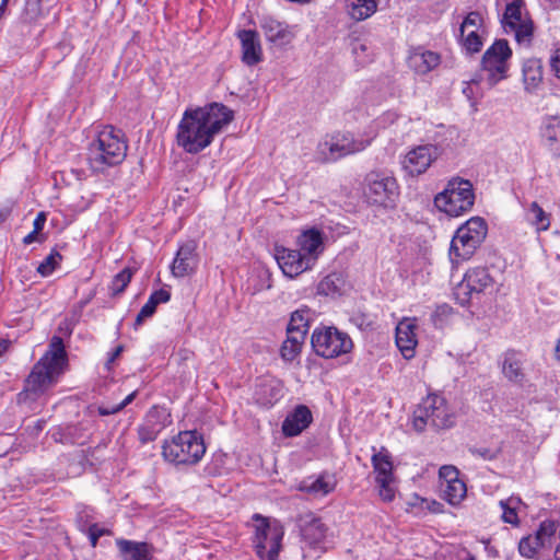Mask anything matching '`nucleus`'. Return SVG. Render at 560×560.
Segmentation results:
<instances>
[{
	"label": "nucleus",
	"instance_id": "1",
	"mask_svg": "<svg viewBox=\"0 0 560 560\" xmlns=\"http://www.w3.org/2000/svg\"><path fill=\"white\" fill-rule=\"evenodd\" d=\"M233 118V110L217 102L203 107L188 108L177 127V144L187 153L197 154L209 147Z\"/></svg>",
	"mask_w": 560,
	"mask_h": 560
},
{
	"label": "nucleus",
	"instance_id": "2",
	"mask_svg": "<svg viewBox=\"0 0 560 560\" xmlns=\"http://www.w3.org/2000/svg\"><path fill=\"white\" fill-rule=\"evenodd\" d=\"M67 352L63 340L59 336L50 339L48 350L33 366L25 380L24 390L33 394L43 393L46 388L56 383L67 365Z\"/></svg>",
	"mask_w": 560,
	"mask_h": 560
},
{
	"label": "nucleus",
	"instance_id": "3",
	"mask_svg": "<svg viewBox=\"0 0 560 560\" xmlns=\"http://www.w3.org/2000/svg\"><path fill=\"white\" fill-rule=\"evenodd\" d=\"M127 141L124 133L113 126L104 127L88 148V163L94 173L120 164L127 155Z\"/></svg>",
	"mask_w": 560,
	"mask_h": 560
},
{
	"label": "nucleus",
	"instance_id": "4",
	"mask_svg": "<svg viewBox=\"0 0 560 560\" xmlns=\"http://www.w3.org/2000/svg\"><path fill=\"white\" fill-rule=\"evenodd\" d=\"M205 453L203 438L196 430L179 432L171 441H165L162 447L165 460L175 465H195Z\"/></svg>",
	"mask_w": 560,
	"mask_h": 560
},
{
	"label": "nucleus",
	"instance_id": "5",
	"mask_svg": "<svg viewBox=\"0 0 560 560\" xmlns=\"http://www.w3.org/2000/svg\"><path fill=\"white\" fill-rule=\"evenodd\" d=\"M475 203L472 184L468 179L453 177L445 189L434 198L435 207L450 217H459L471 210Z\"/></svg>",
	"mask_w": 560,
	"mask_h": 560
},
{
	"label": "nucleus",
	"instance_id": "6",
	"mask_svg": "<svg viewBox=\"0 0 560 560\" xmlns=\"http://www.w3.org/2000/svg\"><path fill=\"white\" fill-rule=\"evenodd\" d=\"M371 144L370 139L355 138L350 132L337 131L326 135L317 144L316 156L325 163L336 162L350 154L363 151Z\"/></svg>",
	"mask_w": 560,
	"mask_h": 560
},
{
	"label": "nucleus",
	"instance_id": "7",
	"mask_svg": "<svg viewBox=\"0 0 560 560\" xmlns=\"http://www.w3.org/2000/svg\"><path fill=\"white\" fill-rule=\"evenodd\" d=\"M488 233V224L481 217H472L463 223L455 232L450 255L457 259H469L482 244Z\"/></svg>",
	"mask_w": 560,
	"mask_h": 560
},
{
	"label": "nucleus",
	"instance_id": "8",
	"mask_svg": "<svg viewBox=\"0 0 560 560\" xmlns=\"http://www.w3.org/2000/svg\"><path fill=\"white\" fill-rule=\"evenodd\" d=\"M362 194L369 205L393 208L399 196V186L394 176L383 172H371L364 177Z\"/></svg>",
	"mask_w": 560,
	"mask_h": 560
},
{
	"label": "nucleus",
	"instance_id": "9",
	"mask_svg": "<svg viewBox=\"0 0 560 560\" xmlns=\"http://www.w3.org/2000/svg\"><path fill=\"white\" fill-rule=\"evenodd\" d=\"M430 424L435 429L453 427L454 417L450 412L444 397L429 395L413 412L412 425L416 431L422 432Z\"/></svg>",
	"mask_w": 560,
	"mask_h": 560
},
{
	"label": "nucleus",
	"instance_id": "10",
	"mask_svg": "<svg viewBox=\"0 0 560 560\" xmlns=\"http://www.w3.org/2000/svg\"><path fill=\"white\" fill-rule=\"evenodd\" d=\"M253 518L256 522L254 547L257 556L260 560H278L284 535L282 525L277 521L269 522L260 514Z\"/></svg>",
	"mask_w": 560,
	"mask_h": 560
},
{
	"label": "nucleus",
	"instance_id": "11",
	"mask_svg": "<svg viewBox=\"0 0 560 560\" xmlns=\"http://www.w3.org/2000/svg\"><path fill=\"white\" fill-rule=\"evenodd\" d=\"M315 353L325 359H332L351 351L353 342L348 334L336 327H317L311 337Z\"/></svg>",
	"mask_w": 560,
	"mask_h": 560
},
{
	"label": "nucleus",
	"instance_id": "12",
	"mask_svg": "<svg viewBox=\"0 0 560 560\" xmlns=\"http://www.w3.org/2000/svg\"><path fill=\"white\" fill-rule=\"evenodd\" d=\"M505 33H513L518 44L529 45L533 39L534 24L528 16L523 0H512L505 7L502 18Z\"/></svg>",
	"mask_w": 560,
	"mask_h": 560
},
{
	"label": "nucleus",
	"instance_id": "13",
	"mask_svg": "<svg viewBox=\"0 0 560 560\" xmlns=\"http://www.w3.org/2000/svg\"><path fill=\"white\" fill-rule=\"evenodd\" d=\"M512 50L505 39H497L483 54L481 65L486 72V84L494 86L505 78L508 71V59Z\"/></svg>",
	"mask_w": 560,
	"mask_h": 560
},
{
	"label": "nucleus",
	"instance_id": "14",
	"mask_svg": "<svg viewBox=\"0 0 560 560\" xmlns=\"http://www.w3.org/2000/svg\"><path fill=\"white\" fill-rule=\"evenodd\" d=\"M493 284V279L488 269L478 267L468 270L463 281L458 284L456 295L462 304L468 303L474 298H478L488 288Z\"/></svg>",
	"mask_w": 560,
	"mask_h": 560
},
{
	"label": "nucleus",
	"instance_id": "15",
	"mask_svg": "<svg viewBox=\"0 0 560 560\" xmlns=\"http://www.w3.org/2000/svg\"><path fill=\"white\" fill-rule=\"evenodd\" d=\"M483 19L478 11L469 12L459 25V44L466 54L472 55L481 50L482 37L479 33Z\"/></svg>",
	"mask_w": 560,
	"mask_h": 560
},
{
	"label": "nucleus",
	"instance_id": "16",
	"mask_svg": "<svg viewBox=\"0 0 560 560\" xmlns=\"http://www.w3.org/2000/svg\"><path fill=\"white\" fill-rule=\"evenodd\" d=\"M438 159V148L432 144L418 145L409 150L401 161L402 170L409 176L424 174Z\"/></svg>",
	"mask_w": 560,
	"mask_h": 560
},
{
	"label": "nucleus",
	"instance_id": "17",
	"mask_svg": "<svg viewBox=\"0 0 560 560\" xmlns=\"http://www.w3.org/2000/svg\"><path fill=\"white\" fill-rule=\"evenodd\" d=\"M273 256L283 275L289 278L298 277L313 268L299 249L276 246Z\"/></svg>",
	"mask_w": 560,
	"mask_h": 560
},
{
	"label": "nucleus",
	"instance_id": "18",
	"mask_svg": "<svg viewBox=\"0 0 560 560\" xmlns=\"http://www.w3.org/2000/svg\"><path fill=\"white\" fill-rule=\"evenodd\" d=\"M199 264L197 244L195 241H187L179 245L171 265L172 275L183 278L192 275Z\"/></svg>",
	"mask_w": 560,
	"mask_h": 560
},
{
	"label": "nucleus",
	"instance_id": "19",
	"mask_svg": "<svg viewBox=\"0 0 560 560\" xmlns=\"http://www.w3.org/2000/svg\"><path fill=\"white\" fill-rule=\"evenodd\" d=\"M527 357L524 352L510 349L502 355V374L510 382L523 385L526 382L525 365Z\"/></svg>",
	"mask_w": 560,
	"mask_h": 560
},
{
	"label": "nucleus",
	"instance_id": "20",
	"mask_svg": "<svg viewBox=\"0 0 560 560\" xmlns=\"http://www.w3.org/2000/svg\"><path fill=\"white\" fill-rule=\"evenodd\" d=\"M296 245L305 259L314 267L324 252L323 233L315 228L305 230L298 236Z\"/></svg>",
	"mask_w": 560,
	"mask_h": 560
},
{
	"label": "nucleus",
	"instance_id": "21",
	"mask_svg": "<svg viewBox=\"0 0 560 560\" xmlns=\"http://www.w3.org/2000/svg\"><path fill=\"white\" fill-rule=\"evenodd\" d=\"M416 328V324L408 318L399 322L396 327V345L407 360L412 359L416 354L418 345Z\"/></svg>",
	"mask_w": 560,
	"mask_h": 560
},
{
	"label": "nucleus",
	"instance_id": "22",
	"mask_svg": "<svg viewBox=\"0 0 560 560\" xmlns=\"http://www.w3.org/2000/svg\"><path fill=\"white\" fill-rule=\"evenodd\" d=\"M237 37L242 44L243 62L247 66L258 63L262 58V49L258 33L253 30H242L238 32Z\"/></svg>",
	"mask_w": 560,
	"mask_h": 560
},
{
	"label": "nucleus",
	"instance_id": "23",
	"mask_svg": "<svg viewBox=\"0 0 560 560\" xmlns=\"http://www.w3.org/2000/svg\"><path fill=\"white\" fill-rule=\"evenodd\" d=\"M259 26L262 30L266 39L279 46L289 44L293 37L288 25L272 16L266 15L260 18Z\"/></svg>",
	"mask_w": 560,
	"mask_h": 560
},
{
	"label": "nucleus",
	"instance_id": "24",
	"mask_svg": "<svg viewBox=\"0 0 560 560\" xmlns=\"http://www.w3.org/2000/svg\"><path fill=\"white\" fill-rule=\"evenodd\" d=\"M312 419L311 410L304 405H299L284 419L282 432L285 436H296L311 424Z\"/></svg>",
	"mask_w": 560,
	"mask_h": 560
},
{
	"label": "nucleus",
	"instance_id": "25",
	"mask_svg": "<svg viewBox=\"0 0 560 560\" xmlns=\"http://www.w3.org/2000/svg\"><path fill=\"white\" fill-rule=\"evenodd\" d=\"M254 397L257 404L270 408L282 397V385L277 380H264L256 385Z\"/></svg>",
	"mask_w": 560,
	"mask_h": 560
},
{
	"label": "nucleus",
	"instance_id": "26",
	"mask_svg": "<svg viewBox=\"0 0 560 560\" xmlns=\"http://www.w3.org/2000/svg\"><path fill=\"white\" fill-rule=\"evenodd\" d=\"M540 133L545 147L555 158H560V117L551 116L546 118Z\"/></svg>",
	"mask_w": 560,
	"mask_h": 560
},
{
	"label": "nucleus",
	"instance_id": "27",
	"mask_svg": "<svg viewBox=\"0 0 560 560\" xmlns=\"http://www.w3.org/2000/svg\"><path fill=\"white\" fill-rule=\"evenodd\" d=\"M116 545L122 560H150L152 557V546L148 542L118 539Z\"/></svg>",
	"mask_w": 560,
	"mask_h": 560
},
{
	"label": "nucleus",
	"instance_id": "28",
	"mask_svg": "<svg viewBox=\"0 0 560 560\" xmlns=\"http://www.w3.org/2000/svg\"><path fill=\"white\" fill-rule=\"evenodd\" d=\"M440 63V55L431 50L417 49L408 58V65L417 73L425 74Z\"/></svg>",
	"mask_w": 560,
	"mask_h": 560
},
{
	"label": "nucleus",
	"instance_id": "29",
	"mask_svg": "<svg viewBox=\"0 0 560 560\" xmlns=\"http://www.w3.org/2000/svg\"><path fill=\"white\" fill-rule=\"evenodd\" d=\"M372 466L376 474V480L394 479L393 475V463L390 455L385 447H382L380 452H375L372 455Z\"/></svg>",
	"mask_w": 560,
	"mask_h": 560
},
{
	"label": "nucleus",
	"instance_id": "30",
	"mask_svg": "<svg viewBox=\"0 0 560 560\" xmlns=\"http://www.w3.org/2000/svg\"><path fill=\"white\" fill-rule=\"evenodd\" d=\"M326 526L324 523L314 516H310V520L304 521L301 527V534L305 541L310 545H317L326 536Z\"/></svg>",
	"mask_w": 560,
	"mask_h": 560
},
{
	"label": "nucleus",
	"instance_id": "31",
	"mask_svg": "<svg viewBox=\"0 0 560 560\" xmlns=\"http://www.w3.org/2000/svg\"><path fill=\"white\" fill-rule=\"evenodd\" d=\"M523 80L526 90L532 92L542 80V63L540 59L530 58L523 63Z\"/></svg>",
	"mask_w": 560,
	"mask_h": 560
},
{
	"label": "nucleus",
	"instance_id": "32",
	"mask_svg": "<svg viewBox=\"0 0 560 560\" xmlns=\"http://www.w3.org/2000/svg\"><path fill=\"white\" fill-rule=\"evenodd\" d=\"M380 0H348L347 9L355 21H363L374 14Z\"/></svg>",
	"mask_w": 560,
	"mask_h": 560
},
{
	"label": "nucleus",
	"instance_id": "33",
	"mask_svg": "<svg viewBox=\"0 0 560 560\" xmlns=\"http://www.w3.org/2000/svg\"><path fill=\"white\" fill-rule=\"evenodd\" d=\"M441 491L444 500L452 505H457L466 497L467 488L463 480L457 479L446 485L441 483Z\"/></svg>",
	"mask_w": 560,
	"mask_h": 560
},
{
	"label": "nucleus",
	"instance_id": "34",
	"mask_svg": "<svg viewBox=\"0 0 560 560\" xmlns=\"http://www.w3.org/2000/svg\"><path fill=\"white\" fill-rule=\"evenodd\" d=\"M526 220L535 226L537 232L546 231L550 226L549 214L536 201L532 202L526 210Z\"/></svg>",
	"mask_w": 560,
	"mask_h": 560
},
{
	"label": "nucleus",
	"instance_id": "35",
	"mask_svg": "<svg viewBox=\"0 0 560 560\" xmlns=\"http://www.w3.org/2000/svg\"><path fill=\"white\" fill-rule=\"evenodd\" d=\"M88 512L89 511L84 509L78 513L77 524L79 530L88 535L91 546L95 548L100 537L104 535H109V530L104 527H100L96 523L91 524L89 525V527H86V522H84L83 524V514L86 513V516H89Z\"/></svg>",
	"mask_w": 560,
	"mask_h": 560
},
{
	"label": "nucleus",
	"instance_id": "36",
	"mask_svg": "<svg viewBox=\"0 0 560 560\" xmlns=\"http://www.w3.org/2000/svg\"><path fill=\"white\" fill-rule=\"evenodd\" d=\"M335 488V481L331 477L322 475L316 479H310L303 482L302 490L308 493L326 495Z\"/></svg>",
	"mask_w": 560,
	"mask_h": 560
},
{
	"label": "nucleus",
	"instance_id": "37",
	"mask_svg": "<svg viewBox=\"0 0 560 560\" xmlns=\"http://www.w3.org/2000/svg\"><path fill=\"white\" fill-rule=\"evenodd\" d=\"M311 311L308 308H299L292 313L288 330L300 331V334L306 335L310 327Z\"/></svg>",
	"mask_w": 560,
	"mask_h": 560
},
{
	"label": "nucleus",
	"instance_id": "38",
	"mask_svg": "<svg viewBox=\"0 0 560 560\" xmlns=\"http://www.w3.org/2000/svg\"><path fill=\"white\" fill-rule=\"evenodd\" d=\"M351 52L355 62L361 67H364L373 60V51L371 46L359 38H355L351 42Z\"/></svg>",
	"mask_w": 560,
	"mask_h": 560
},
{
	"label": "nucleus",
	"instance_id": "39",
	"mask_svg": "<svg viewBox=\"0 0 560 560\" xmlns=\"http://www.w3.org/2000/svg\"><path fill=\"white\" fill-rule=\"evenodd\" d=\"M522 503L520 498L511 497L508 500H501L500 506L502 509V520L504 523L511 525H518L517 508Z\"/></svg>",
	"mask_w": 560,
	"mask_h": 560
},
{
	"label": "nucleus",
	"instance_id": "40",
	"mask_svg": "<svg viewBox=\"0 0 560 560\" xmlns=\"http://www.w3.org/2000/svg\"><path fill=\"white\" fill-rule=\"evenodd\" d=\"M341 292V280L336 273L326 276L317 285V293L326 296L338 295Z\"/></svg>",
	"mask_w": 560,
	"mask_h": 560
},
{
	"label": "nucleus",
	"instance_id": "41",
	"mask_svg": "<svg viewBox=\"0 0 560 560\" xmlns=\"http://www.w3.org/2000/svg\"><path fill=\"white\" fill-rule=\"evenodd\" d=\"M144 420L162 431L166 425L171 423V415L166 411L165 408L152 407L148 411Z\"/></svg>",
	"mask_w": 560,
	"mask_h": 560
},
{
	"label": "nucleus",
	"instance_id": "42",
	"mask_svg": "<svg viewBox=\"0 0 560 560\" xmlns=\"http://www.w3.org/2000/svg\"><path fill=\"white\" fill-rule=\"evenodd\" d=\"M544 548L542 542L539 541V536L529 535L523 537L518 544V551L523 557L533 559L538 550Z\"/></svg>",
	"mask_w": 560,
	"mask_h": 560
},
{
	"label": "nucleus",
	"instance_id": "43",
	"mask_svg": "<svg viewBox=\"0 0 560 560\" xmlns=\"http://www.w3.org/2000/svg\"><path fill=\"white\" fill-rule=\"evenodd\" d=\"M132 278V271L129 268L122 269L112 280L109 285L110 294L116 296L125 291Z\"/></svg>",
	"mask_w": 560,
	"mask_h": 560
},
{
	"label": "nucleus",
	"instance_id": "44",
	"mask_svg": "<svg viewBox=\"0 0 560 560\" xmlns=\"http://www.w3.org/2000/svg\"><path fill=\"white\" fill-rule=\"evenodd\" d=\"M350 323L362 331L372 330L375 326V316L363 311H355L350 316Z\"/></svg>",
	"mask_w": 560,
	"mask_h": 560
},
{
	"label": "nucleus",
	"instance_id": "45",
	"mask_svg": "<svg viewBox=\"0 0 560 560\" xmlns=\"http://www.w3.org/2000/svg\"><path fill=\"white\" fill-rule=\"evenodd\" d=\"M62 256L56 249H52L51 253L39 264L37 267V272L42 277L50 276L55 269L59 266Z\"/></svg>",
	"mask_w": 560,
	"mask_h": 560
},
{
	"label": "nucleus",
	"instance_id": "46",
	"mask_svg": "<svg viewBox=\"0 0 560 560\" xmlns=\"http://www.w3.org/2000/svg\"><path fill=\"white\" fill-rule=\"evenodd\" d=\"M557 532V524L553 521H544L534 536H539V541L542 542V547L551 545V539Z\"/></svg>",
	"mask_w": 560,
	"mask_h": 560
},
{
	"label": "nucleus",
	"instance_id": "47",
	"mask_svg": "<svg viewBox=\"0 0 560 560\" xmlns=\"http://www.w3.org/2000/svg\"><path fill=\"white\" fill-rule=\"evenodd\" d=\"M160 432L161 431L159 430V428L153 427L152 424L144 420L143 423L140 424L138 428L139 441L142 444L153 442L158 438Z\"/></svg>",
	"mask_w": 560,
	"mask_h": 560
},
{
	"label": "nucleus",
	"instance_id": "48",
	"mask_svg": "<svg viewBox=\"0 0 560 560\" xmlns=\"http://www.w3.org/2000/svg\"><path fill=\"white\" fill-rule=\"evenodd\" d=\"M23 14L28 21L37 20L42 15V0H25Z\"/></svg>",
	"mask_w": 560,
	"mask_h": 560
},
{
	"label": "nucleus",
	"instance_id": "49",
	"mask_svg": "<svg viewBox=\"0 0 560 560\" xmlns=\"http://www.w3.org/2000/svg\"><path fill=\"white\" fill-rule=\"evenodd\" d=\"M394 479L376 480L378 494L384 502H390L395 498Z\"/></svg>",
	"mask_w": 560,
	"mask_h": 560
},
{
	"label": "nucleus",
	"instance_id": "50",
	"mask_svg": "<svg viewBox=\"0 0 560 560\" xmlns=\"http://www.w3.org/2000/svg\"><path fill=\"white\" fill-rule=\"evenodd\" d=\"M469 453L475 456L479 457L483 460H493L498 457L500 450L499 448H491V447H478V446H471L469 447Z\"/></svg>",
	"mask_w": 560,
	"mask_h": 560
},
{
	"label": "nucleus",
	"instance_id": "51",
	"mask_svg": "<svg viewBox=\"0 0 560 560\" xmlns=\"http://www.w3.org/2000/svg\"><path fill=\"white\" fill-rule=\"evenodd\" d=\"M154 302L155 301L149 298L147 303L141 307L135 320V328L141 326L145 318L151 317L155 313L158 305Z\"/></svg>",
	"mask_w": 560,
	"mask_h": 560
},
{
	"label": "nucleus",
	"instance_id": "52",
	"mask_svg": "<svg viewBox=\"0 0 560 560\" xmlns=\"http://www.w3.org/2000/svg\"><path fill=\"white\" fill-rule=\"evenodd\" d=\"M459 471L454 466H442L439 471V476L441 479V483L446 485L448 482H453V480H457Z\"/></svg>",
	"mask_w": 560,
	"mask_h": 560
},
{
	"label": "nucleus",
	"instance_id": "53",
	"mask_svg": "<svg viewBox=\"0 0 560 560\" xmlns=\"http://www.w3.org/2000/svg\"><path fill=\"white\" fill-rule=\"evenodd\" d=\"M300 348L293 347L292 345L283 342L280 348V357L285 362H292L301 353Z\"/></svg>",
	"mask_w": 560,
	"mask_h": 560
},
{
	"label": "nucleus",
	"instance_id": "54",
	"mask_svg": "<svg viewBox=\"0 0 560 560\" xmlns=\"http://www.w3.org/2000/svg\"><path fill=\"white\" fill-rule=\"evenodd\" d=\"M306 335L300 334V331H292L287 329V339L283 341L285 343L292 345L293 347H298L302 349Z\"/></svg>",
	"mask_w": 560,
	"mask_h": 560
},
{
	"label": "nucleus",
	"instance_id": "55",
	"mask_svg": "<svg viewBox=\"0 0 560 560\" xmlns=\"http://www.w3.org/2000/svg\"><path fill=\"white\" fill-rule=\"evenodd\" d=\"M549 65L555 77L560 79V45L551 54Z\"/></svg>",
	"mask_w": 560,
	"mask_h": 560
},
{
	"label": "nucleus",
	"instance_id": "56",
	"mask_svg": "<svg viewBox=\"0 0 560 560\" xmlns=\"http://www.w3.org/2000/svg\"><path fill=\"white\" fill-rule=\"evenodd\" d=\"M150 299L155 301L154 303L156 305H159L160 303H166L170 301L171 299V293L167 291V290H164V289H160V290H156L154 291L151 295H150Z\"/></svg>",
	"mask_w": 560,
	"mask_h": 560
},
{
	"label": "nucleus",
	"instance_id": "57",
	"mask_svg": "<svg viewBox=\"0 0 560 560\" xmlns=\"http://www.w3.org/2000/svg\"><path fill=\"white\" fill-rule=\"evenodd\" d=\"M45 222H46V214L44 212L37 213L36 218L34 219V222H33L34 233H39L44 229Z\"/></svg>",
	"mask_w": 560,
	"mask_h": 560
},
{
	"label": "nucleus",
	"instance_id": "58",
	"mask_svg": "<svg viewBox=\"0 0 560 560\" xmlns=\"http://www.w3.org/2000/svg\"><path fill=\"white\" fill-rule=\"evenodd\" d=\"M120 410L118 409V406L117 405H114L112 407H104V406H101L98 407V413L101 416H109V415H115L117 412H119Z\"/></svg>",
	"mask_w": 560,
	"mask_h": 560
},
{
	"label": "nucleus",
	"instance_id": "59",
	"mask_svg": "<svg viewBox=\"0 0 560 560\" xmlns=\"http://www.w3.org/2000/svg\"><path fill=\"white\" fill-rule=\"evenodd\" d=\"M122 351H124V347L122 346L116 347L109 353V357H108V360H107V364H112L121 354Z\"/></svg>",
	"mask_w": 560,
	"mask_h": 560
},
{
	"label": "nucleus",
	"instance_id": "60",
	"mask_svg": "<svg viewBox=\"0 0 560 560\" xmlns=\"http://www.w3.org/2000/svg\"><path fill=\"white\" fill-rule=\"evenodd\" d=\"M136 396H137V392H132L131 394H129L121 402L117 404L118 409L122 410L125 407H127L129 404H131L133 401Z\"/></svg>",
	"mask_w": 560,
	"mask_h": 560
},
{
	"label": "nucleus",
	"instance_id": "61",
	"mask_svg": "<svg viewBox=\"0 0 560 560\" xmlns=\"http://www.w3.org/2000/svg\"><path fill=\"white\" fill-rule=\"evenodd\" d=\"M39 233H34V231H32L31 233H28L26 236H24L23 238V243L25 245H30L32 243H34L35 241H37V236H38Z\"/></svg>",
	"mask_w": 560,
	"mask_h": 560
},
{
	"label": "nucleus",
	"instance_id": "62",
	"mask_svg": "<svg viewBox=\"0 0 560 560\" xmlns=\"http://www.w3.org/2000/svg\"><path fill=\"white\" fill-rule=\"evenodd\" d=\"M84 509H86V510L89 511V512H88V513H89V516H86V513H84V514H83V523H84V522H86V527H89V525H91V524H92V523H90V518L92 517V514H91V513H92V510H91V509H89V508H86V506H83V508H81V509L78 511V513H79L80 511L84 510Z\"/></svg>",
	"mask_w": 560,
	"mask_h": 560
},
{
	"label": "nucleus",
	"instance_id": "63",
	"mask_svg": "<svg viewBox=\"0 0 560 560\" xmlns=\"http://www.w3.org/2000/svg\"><path fill=\"white\" fill-rule=\"evenodd\" d=\"M440 505H441V504H440L439 502L433 501V502H432V505H431V506H429V509H430L432 512H438V511H439V506H440Z\"/></svg>",
	"mask_w": 560,
	"mask_h": 560
},
{
	"label": "nucleus",
	"instance_id": "64",
	"mask_svg": "<svg viewBox=\"0 0 560 560\" xmlns=\"http://www.w3.org/2000/svg\"><path fill=\"white\" fill-rule=\"evenodd\" d=\"M555 352H556L557 358L560 359V339L557 342Z\"/></svg>",
	"mask_w": 560,
	"mask_h": 560
}]
</instances>
